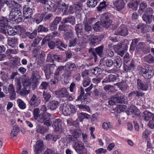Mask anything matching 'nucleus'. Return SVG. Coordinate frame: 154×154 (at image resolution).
<instances>
[{
	"mask_svg": "<svg viewBox=\"0 0 154 154\" xmlns=\"http://www.w3.org/2000/svg\"><path fill=\"white\" fill-rule=\"evenodd\" d=\"M65 70L63 76L65 79H68L72 74V72L76 71L77 68L75 64L70 62L67 63L65 66Z\"/></svg>",
	"mask_w": 154,
	"mask_h": 154,
	"instance_id": "nucleus-1",
	"label": "nucleus"
},
{
	"mask_svg": "<svg viewBox=\"0 0 154 154\" xmlns=\"http://www.w3.org/2000/svg\"><path fill=\"white\" fill-rule=\"evenodd\" d=\"M73 148L78 154H87V150L84 143L80 141L75 142Z\"/></svg>",
	"mask_w": 154,
	"mask_h": 154,
	"instance_id": "nucleus-2",
	"label": "nucleus"
},
{
	"mask_svg": "<svg viewBox=\"0 0 154 154\" xmlns=\"http://www.w3.org/2000/svg\"><path fill=\"white\" fill-rule=\"evenodd\" d=\"M144 116V119L146 121H149V126L151 129L154 128V114L146 110L143 112Z\"/></svg>",
	"mask_w": 154,
	"mask_h": 154,
	"instance_id": "nucleus-3",
	"label": "nucleus"
},
{
	"mask_svg": "<svg viewBox=\"0 0 154 154\" xmlns=\"http://www.w3.org/2000/svg\"><path fill=\"white\" fill-rule=\"evenodd\" d=\"M140 71L143 76L146 79H151L154 75V70L149 69L148 67H141Z\"/></svg>",
	"mask_w": 154,
	"mask_h": 154,
	"instance_id": "nucleus-4",
	"label": "nucleus"
},
{
	"mask_svg": "<svg viewBox=\"0 0 154 154\" xmlns=\"http://www.w3.org/2000/svg\"><path fill=\"white\" fill-rule=\"evenodd\" d=\"M51 116V115L49 113H44L42 115V118L38 120V122L39 123H43L45 125L48 127L50 126L52 124L50 117Z\"/></svg>",
	"mask_w": 154,
	"mask_h": 154,
	"instance_id": "nucleus-5",
	"label": "nucleus"
},
{
	"mask_svg": "<svg viewBox=\"0 0 154 154\" xmlns=\"http://www.w3.org/2000/svg\"><path fill=\"white\" fill-rule=\"evenodd\" d=\"M128 34V32L127 28L124 25H121L115 31L114 34L116 35H119L126 36Z\"/></svg>",
	"mask_w": 154,
	"mask_h": 154,
	"instance_id": "nucleus-6",
	"label": "nucleus"
},
{
	"mask_svg": "<svg viewBox=\"0 0 154 154\" xmlns=\"http://www.w3.org/2000/svg\"><path fill=\"white\" fill-rule=\"evenodd\" d=\"M21 13L20 9L17 8H13L9 14V20L14 21V19L21 15Z\"/></svg>",
	"mask_w": 154,
	"mask_h": 154,
	"instance_id": "nucleus-7",
	"label": "nucleus"
},
{
	"mask_svg": "<svg viewBox=\"0 0 154 154\" xmlns=\"http://www.w3.org/2000/svg\"><path fill=\"white\" fill-rule=\"evenodd\" d=\"M80 94L78 96L76 100L79 101L80 100L82 103H83V104H88L89 103L88 101V97L84 95L85 94L84 89L82 86L80 87Z\"/></svg>",
	"mask_w": 154,
	"mask_h": 154,
	"instance_id": "nucleus-8",
	"label": "nucleus"
},
{
	"mask_svg": "<svg viewBox=\"0 0 154 154\" xmlns=\"http://www.w3.org/2000/svg\"><path fill=\"white\" fill-rule=\"evenodd\" d=\"M34 151L35 154H39L44 149V146L43 141H38L34 145Z\"/></svg>",
	"mask_w": 154,
	"mask_h": 154,
	"instance_id": "nucleus-9",
	"label": "nucleus"
},
{
	"mask_svg": "<svg viewBox=\"0 0 154 154\" xmlns=\"http://www.w3.org/2000/svg\"><path fill=\"white\" fill-rule=\"evenodd\" d=\"M104 37L103 35L92 36L89 44L91 46H94L99 43L102 40Z\"/></svg>",
	"mask_w": 154,
	"mask_h": 154,
	"instance_id": "nucleus-10",
	"label": "nucleus"
},
{
	"mask_svg": "<svg viewBox=\"0 0 154 154\" xmlns=\"http://www.w3.org/2000/svg\"><path fill=\"white\" fill-rule=\"evenodd\" d=\"M40 103L41 100L39 97L34 94L30 99L29 104L32 107H35L38 106Z\"/></svg>",
	"mask_w": 154,
	"mask_h": 154,
	"instance_id": "nucleus-11",
	"label": "nucleus"
},
{
	"mask_svg": "<svg viewBox=\"0 0 154 154\" xmlns=\"http://www.w3.org/2000/svg\"><path fill=\"white\" fill-rule=\"evenodd\" d=\"M112 20L106 16H104L102 18L101 20L100 24L103 27L108 28L112 23Z\"/></svg>",
	"mask_w": 154,
	"mask_h": 154,
	"instance_id": "nucleus-12",
	"label": "nucleus"
},
{
	"mask_svg": "<svg viewBox=\"0 0 154 154\" xmlns=\"http://www.w3.org/2000/svg\"><path fill=\"white\" fill-rule=\"evenodd\" d=\"M23 14L25 19L30 18L33 14L32 9L29 7H24L23 8Z\"/></svg>",
	"mask_w": 154,
	"mask_h": 154,
	"instance_id": "nucleus-13",
	"label": "nucleus"
},
{
	"mask_svg": "<svg viewBox=\"0 0 154 154\" xmlns=\"http://www.w3.org/2000/svg\"><path fill=\"white\" fill-rule=\"evenodd\" d=\"M52 127L57 131H59L62 130V121L60 119H57L53 121Z\"/></svg>",
	"mask_w": 154,
	"mask_h": 154,
	"instance_id": "nucleus-14",
	"label": "nucleus"
},
{
	"mask_svg": "<svg viewBox=\"0 0 154 154\" xmlns=\"http://www.w3.org/2000/svg\"><path fill=\"white\" fill-rule=\"evenodd\" d=\"M39 17V18H38L36 20V22L37 23L41 22L43 19L45 21L49 20L53 17V15L52 14H49L45 15H44V14H41Z\"/></svg>",
	"mask_w": 154,
	"mask_h": 154,
	"instance_id": "nucleus-15",
	"label": "nucleus"
},
{
	"mask_svg": "<svg viewBox=\"0 0 154 154\" xmlns=\"http://www.w3.org/2000/svg\"><path fill=\"white\" fill-rule=\"evenodd\" d=\"M68 6L64 2L60 1L58 3V10L60 12L63 11L65 13L68 8Z\"/></svg>",
	"mask_w": 154,
	"mask_h": 154,
	"instance_id": "nucleus-16",
	"label": "nucleus"
},
{
	"mask_svg": "<svg viewBox=\"0 0 154 154\" xmlns=\"http://www.w3.org/2000/svg\"><path fill=\"white\" fill-rule=\"evenodd\" d=\"M137 87L138 89L143 91H146L148 88L147 85L143 83L141 80L138 79L137 80Z\"/></svg>",
	"mask_w": 154,
	"mask_h": 154,
	"instance_id": "nucleus-17",
	"label": "nucleus"
},
{
	"mask_svg": "<svg viewBox=\"0 0 154 154\" xmlns=\"http://www.w3.org/2000/svg\"><path fill=\"white\" fill-rule=\"evenodd\" d=\"M114 97L116 100L117 103H122L125 101L124 95L119 92L116 93Z\"/></svg>",
	"mask_w": 154,
	"mask_h": 154,
	"instance_id": "nucleus-18",
	"label": "nucleus"
},
{
	"mask_svg": "<svg viewBox=\"0 0 154 154\" xmlns=\"http://www.w3.org/2000/svg\"><path fill=\"white\" fill-rule=\"evenodd\" d=\"M68 92L66 88H63L58 91L55 92V94L60 97H64L67 96Z\"/></svg>",
	"mask_w": 154,
	"mask_h": 154,
	"instance_id": "nucleus-19",
	"label": "nucleus"
},
{
	"mask_svg": "<svg viewBox=\"0 0 154 154\" xmlns=\"http://www.w3.org/2000/svg\"><path fill=\"white\" fill-rule=\"evenodd\" d=\"M65 70V66H58L55 71L54 78L57 80L59 79V75L62 73L63 70H64V72Z\"/></svg>",
	"mask_w": 154,
	"mask_h": 154,
	"instance_id": "nucleus-20",
	"label": "nucleus"
},
{
	"mask_svg": "<svg viewBox=\"0 0 154 154\" xmlns=\"http://www.w3.org/2000/svg\"><path fill=\"white\" fill-rule=\"evenodd\" d=\"M21 79L23 87L24 88H29L31 85V83L30 80L29 78L26 76H23Z\"/></svg>",
	"mask_w": 154,
	"mask_h": 154,
	"instance_id": "nucleus-21",
	"label": "nucleus"
},
{
	"mask_svg": "<svg viewBox=\"0 0 154 154\" xmlns=\"http://www.w3.org/2000/svg\"><path fill=\"white\" fill-rule=\"evenodd\" d=\"M113 65L117 69L119 68L122 66V61L121 58L119 56L116 57L113 61Z\"/></svg>",
	"mask_w": 154,
	"mask_h": 154,
	"instance_id": "nucleus-22",
	"label": "nucleus"
},
{
	"mask_svg": "<svg viewBox=\"0 0 154 154\" xmlns=\"http://www.w3.org/2000/svg\"><path fill=\"white\" fill-rule=\"evenodd\" d=\"M18 38L16 36L9 38L8 39V45L12 48L14 47L15 45L17 43Z\"/></svg>",
	"mask_w": 154,
	"mask_h": 154,
	"instance_id": "nucleus-23",
	"label": "nucleus"
},
{
	"mask_svg": "<svg viewBox=\"0 0 154 154\" xmlns=\"http://www.w3.org/2000/svg\"><path fill=\"white\" fill-rule=\"evenodd\" d=\"M75 30L78 37H80V35H83V33L82 32L83 26L81 24L79 23L76 24L75 26Z\"/></svg>",
	"mask_w": 154,
	"mask_h": 154,
	"instance_id": "nucleus-24",
	"label": "nucleus"
},
{
	"mask_svg": "<svg viewBox=\"0 0 154 154\" xmlns=\"http://www.w3.org/2000/svg\"><path fill=\"white\" fill-rule=\"evenodd\" d=\"M59 104V102L55 100H52L48 103L47 105L48 108L51 110L55 109Z\"/></svg>",
	"mask_w": 154,
	"mask_h": 154,
	"instance_id": "nucleus-25",
	"label": "nucleus"
},
{
	"mask_svg": "<svg viewBox=\"0 0 154 154\" xmlns=\"http://www.w3.org/2000/svg\"><path fill=\"white\" fill-rule=\"evenodd\" d=\"M55 42V46H56L57 48L59 49L60 51L63 50V49L61 48V47L64 48H66L67 47V45L63 43L59 39H57Z\"/></svg>",
	"mask_w": 154,
	"mask_h": 154,
	"instance_id": "nucleus-26",
	"label": "nucleus"
},
{
	"mask_svg": "<svg viewBox=\"0 0 154 154\" xmlns=\"http://www.w3.org/2000/svg\"><path fill=\"white\" fill-rule=\"evenodd\" d=\"M20 131L19 126L17 125H15L13 128L10 134L11 137L12 138L17 136Z\"/></svg>",
	"mask_w": 154,
	"mask_h": 154,
	"instance_id": "nucleus-27",
	"label": "nucleus"
},
{
	"mask_svg": "<svg viewBox=\"0 0 154 154\" xmlns=\"http://www.w3.org/2000/svg\"><path fill=\"white\" fill-rule=\"evenodd\" d=\"M116 7L119 11L122 10L124 8L125 3L123 0L117 1V2L114 4Z\"/></svg>",
	"mask_w": 154,
	"mask_h": 154,
	"instance_id": "nucleus-28",
	"label": "nucleus"
},
{
	"mask_svg": "<svg viewBox=\"0 0 154 154\" xmlns=\"http://www.w3.org/2000/svg\"><path fill=\"white\" fill-rule=\"evenodd\" d=\"M32 83L35 85L38 82V79L39 78V75L36 71H33L32 73Z\"/></svg>",
	"mask_w": 154,
	"mask_h": 154,
	"instance_id": "nucleus-29",
	"label": "nucleus"
},
{
	"mask_svg": "<svg viewBox=\"0 0 154 154\" xmlns=\"http://www.w3.org/2000/svg\"><path fill=\"white\" fill-rule=\"evenodd\" d=\"M145 94L138 91H132L128 95L129 97H131L135 96L136 97H143L144 96Z\"/></svg>",
	"mask_w": 154,
	"mask_h": 154,
	"instance_id": "nucleus-30",
	"label": "nucleus"
},
{
	"mask_svg": "<svg viewBox=\"0 0 154 154\" xmlns=\"http://www.w3.org/2000/svg\"><path fill=\"white\" fill-rule=\"evenodd\" d=\"M49 130V128H45L40 125H38L36 131L42 134L46 132Z\"/></svg>",
	"mask_w": 154,
	"mask_h": 154,
	"instance_id": "nucleus-31",
	"label": "nucleus"
},
{
	"mask_svg": "<svg viewBox=\"0 0 154 154\" xmlns=\"http://www.w3.org/2000/svg\"><path fill=\"white\" fill-rule=\"evenodd\" d=\"M40 111L38 108H36L34 109L33 111V115L34 119L38 120L42 118V115L41 116L39 114Z\"/></svg>",
	"mask_w": 154,
	"mask_h": 154,
	"instance_id": "nucleus-32",
	"label": "nucleus"
},
{
	"mask_svg": "<svg viewBox=\"0 0 154 154\" xmlns=\"http://www.w3.org/2000/svg\"><path fill=\"white\" fill-rule=\"evenodd\" d=\"M63 21L64 23H69L73 25L75 24V18L72 16H69L63 19Z\"/></svg>",
	"mask_w": 154,
	"mask_h": 154,
	"instance_id": "nucleus-33",
	"label": "nucleus"
},
{
	"mask_svg": "<svg viewBox=\"0 0 154 154\" xmlns=\"http://www.w3.org/2000/svg\"><path fill=\"white\" fill-rule=\"evenodd\" d=\"M9 20V19H8L6 17L3 16L0 17V25L1 26H7L8 24V22L10 21Z\"/></svg>",
	"mask_w": 154,
	"mask_h": 154,
	"instance_id": "nucleus-34",
	"label": "nucleus"
},
{
	"mask_svg": "<svg viewBox=\"0 0 154 154\" xmlns=\"http://www.w3.org/2000/svg\"><path fill=\"white\" fill-rule=\"evenodd\" d=\"M144 60L146 62L149 64L154 63V57L150 54L145 57Z\"/></svg>",
	"mask_w": 154,
	"mask_h": 154,
	"instance_id": "nucleus-35",
	"label": "nucleus"
},
{
	"mask_svg": "<svg viewBox=\"0 0 154 154\" xmlns=\"http://www.w3.org/2000/svg\"><path fill=\"white\" fill-rule=\"evenodd\" d=\"M42 70L44 71L46 76V79H49L50 75L51 74L50 70H49L48 65L44 66L42 68Z\"/></svg>",
	"mask_w": 154,
	"mask_h": 154,
	"instance_id": "nucleus-36",
	"label": "nucleus"
},
{
	"mask_svg": "<svg viewBox=\"0 0 154 154\" xmlns=\"http://www.w3.org/2000/svg\"><path fill=\"white\" fill-rule=\"evenodd\" d=\"M134 61L133 60H132L129 65L125 64L124 67V70L128 72L129 71L131 70L132 68H133L134 67Z\"/></svg>",
	"mask_w": 154,
	"mask_h": 154,
	"instance_id": "nucleus-37",
	"label": "nucleus"
},
{
	"mask_svg": "<svg viewBox=\"0 0 154 154\" xmlns=\"http://www.w3.org/2000/svg\"><path fill=\"white\" fill-rule=\"evenodd\" d=\"M78 116L79 121L80 122H82L84 119H89L91 117L90 115L87 113L83 112H81L79 113Z\"/></svg>",
	"mask_w": 154,
	"mask_h": 154,
	"instance_id": "nucleus-38",
	"label": "nucleus"
},
{
	"mask_svg": "<svg viewBox=\"0 0 154 154\" xmlns=\"http://www.w3.org/2000/svg\"><path fill=\"white\" fill-rule=\"evenodd\" d=\"M6 29L7 32L9 35H14L17 34V31H16L15 29H13V28L9 26H6Z\"/></svg>",
	"mask_w": 154,
	"mask_h": 154,
	"instance_id": "nucleus-39",
	"label": "nucleus"
},
{
	"mask_svg": "<svg viewBox=\"0 0 154 154\" xmlns=\"http://www.w3.org/2000/svg\"><path fill=\"white\" fill-rule=\"evenodd\" d=\"M116 76L113 75H110L104 79L102 82L103 83L107 82L113 81L116 80Z\"/></svg>",
	"mask_w": 154,
	"mask_h": 154,
	"instance_id": "nucleus-40",
	"label": "nucleus"
},
{
	"mask_svg": "<svg viewBox=\"0 0 154 154\" xmlns=\"http://www.w3.org/2000/svg\"><path fill=\"white\" fill-rule=\"evenodd\" d=\"M62 112L64 115H70V109L69 105L67 106L66 104H63L62 108Z\"/></svg>",
	"mask_w": 154,
	"mask_h": 154,
	"instance_id": "nucleus-41",
	"label": "nucleus"
},
{
	"mask_svg": "<svg viewBox=\"0 0 154 154\" xmlns=\"http://www.w3.org/2000/svg\"><path fill=\"white\" fill-rule=\"evenodd\" d=\"M146 49V46L143 42L139 43L137 45L136 47V49L140 50L145 53H146V51L145 52Z\"/></svg>",
	"mask_w": 154,
	"mask_h": 154,
	"instance_id": "nucleus-42",
	"label": "nucleus"
},
{
	"mask_svg": "<svg viewBox=\"0 0 154 154\" xmlns=\"http://www.w3.org/2000/svg\"><path fill=\"white\" fill-rule=\"evenodd\" d=\"M142 18L143 20L147 24H150L152 21V17L151 15H148L144 14Z\"/></svg>",
	"mask_w": 154,
	"mask_h": 154,
	"instance_id": "nucleus-43",
	"label": "nucleus"
},
{
	"mask_svg": "<svg viewBox=\"0 0 154 154\" xmlns=\"http://www.w3.org/2000/svg\"><path fill=\"white\" fill-rule=\"evenodd\" d=\"M66 140L67 142L68 143H75L77 142L78 141V139L75 138L72 135H67L66 136Z\"/></svg>",
	"mask_w": 154,
	"mask_h": 154,
	"instance_id": "nucleus-44",
	"label": "nucleus"
},
{
	"mask_svg": "<svg viewBox=\"0 0 154 154\" xmlns=\"http://www.w3.org/2000/svg\"><path fill=\"white\" fill-rule=\"evenodd\" d=\"M104 46L103 45L100 46L95 49L97 54L100 57L103 54V50Z\"/></svg>",
	"mask_w": 154,
	"mask_h": 154,
	"instance_id": "nucleus-45",
	"label": "nucleus"
},
{
	"mask_svg": "<svg viewBox=\"0 0 154 154\" xmlns=\"http://www.w3.org/2000/svg\"><path fill=\"white\" fill-rule=\"evenodd\" d=\"M91 72L95 75H97L101 74L102 71L100 68L96 67L94 69H92L91 70Z\"/></svg>",
	"mask_w": 154,
	"mask_h": 154,
	"instance_id": "nucleus-46",
	"label": "nucleus"
},
{
	"mask_svg": "<svg viewBox=\"0 0 154 154\" xmlns=\"http://www.w3.org/2000/svg\"><path fill=\"white\" fill-rule=\"evenodd\" d=\"M63 36L66 39H69L72 38L73 37V32L72 30H70L69 32H67L64 34Z\"/></svg>",
	"mask_w": 154,
	"mask_h": 154,
	"instance_id": "nucleus-47",
	"label": "nucleus"
},
{
	"mask_svg": "<svg viewBox=\"0 0 154 154\" xmlns=\"http://www.w3.org/2000/svg\"><path fill=\"white\" fill-rule=\"evenodd\" d=\"M69 28V26L66 23L61 24L59 26L58 29L60 31H67Z\"/></svg>",
	"mask_w": 154,
	"mask_h": 154,
	"instance_id": "nucleus-48",
	"label": "nucleus"
},
{
	"mask_svg": "<svg viewBox=\"0 0 154 154\" xmlns=\"http://www.w3.org/2000/svg\"><path fill=\"white\" fill-rule=\"evenodd\" d=\"M97 2V0H88L87 5L89 8H93L95 6Z\"/></svg>",
	"mask_w": 154,
	"mask_h": 154,
	"instance_id": "nucleus-49",
	"label": "nucleus"
},
{
	"mask_svg": "<svg viewBox=\"0 0 154 154\" xmlns=\"http://www.w3.org/2000/svg\"><path fill=\"white\" fill-rule=\"evenodd\" d=\"M37 33V30L35 29L32 33H30L29 32H27L26 35L29 38L32 39L36 36Z\"/></svg>",
	"mask_w": 154,
	"mask_h": 154,
	"instance_id": "nucleus-50",
	"label": "nucleus"
},
{
	"mask_svg": "<svg viewBox=\"0 0 154 154\" xmlns=\"http://www.w3.org/2000/svg\"><path fill=\"white\" fill-rule=\"evenodd\" d=\"M74 7L76 11H80L82 9V4L81 2H78L74 4Z\"/></svg>",
	"mask_w": 154,
	"mask_h": 154,
	"instance_id": "nucleus-51",
	"label": "nucleus"
},
{
	"mask_svg": "<svg viewBox=\"0 0 154 154\" xmlns=\"http://www.w3.org/2000/svg\"><path fill=\"white\" fill-rule=\"evenodd\" d=\"M128 5L129 8H131L134 10H136L138 5V3L137 2L129 3L128 4Z\"/></svg>",
	"mask_w": 154,
	"mask_h": 154,
	"instance_id": "nucleus-52",
	"label": "nucleus"
},
{
	"mask_svg": "<svg viewBox=\"0 0 154 154\" xmlns=\"http://www.w3.org/2000/svg\"><path fill=\"white\" fill-rule=\"evenodd\" d=\"M20 79H18L17 80V85L16 87V92L18 93L21 90L22 85Z\"/></svg>",
	"mask_w": 154,
	"mask_h": 154,
	"instance_id": "nucleus-53",
	"label": "nucleus"
},
{
	"mask_svg": "<svg viewBox=\"0 0 154 154\" xmlns=\"http://www.w3.org/2000/svg\"><path fill=\"white\" fill-rule=\"evenodd\" d=\"M70 132L71 133L72 136L77 139L81 135L80 132H78L77 130H71Z\"/></svg>",
	"mask_w": 154,
	"mask_h": 154,
	"instance_id": "nucleus-54",
	"label": "nucleus"
},
{
	"mask_svg": "<svg viewBox=\"0 0 154 154\" xmlns=\"http://www.w3.org/2000/svg\"><path fill=\"white\" fill-rule=\"evenodd\" d=\"M27 88H23L18 93L21 96H25L29 94L30 92V91L29 90H27L26 89Z\"/></svg>",
	"mask_w": 154,
	"mask_h": 154,
	"instance_id": "nucleus-55",
	"label": "nucleus"
},
{
	"mask_svg": "<svg viewBox=\"0 0 154 154\" xmlns=\"http://www.w3.org/2000/svg\"><path fill=\"white\" fill-rule=\"evenodd\" d=\"M37 29L38 32H47L48 31V29L47 27H44L42 25L39 26Z\"/></svg>",
	"mask_w": 154,
	"mask_h": 154,
	"instance_id": "nucleus-56",
	"label": "nucleus"
},
{
	"mask_svg": "<svg viewBox=\"0 0 154 154\" xmlns=\"http://www.w3.org/2000/svg\"><path fill=\"white\" fill-rule=\"evenodd\" d=\"M70 109V114L75 113L77 111V109L73 105H69Z\"/></svg>",
	"mask_w": 154,
	"mask_h": 154,
	"instance_id": "nucleus-57",
	"label": "nucleus"
},
{
	"mask_svg": "<svg viewBox=\"0 0 154 154\" xmlns=\"http://www.w3.org/2000/svg\"><path fill=\"white\" fill-rule=\"evenodd\" d=\"M42 38L41 37H37L34 40L33 42L31 45L33 47H36L39 43L40 41L42 40Z\"/></svg>",
	"mask_w": 154,
	"mask_h": 154,
	"instance_id": "nucleus-58",
	"label": "nucleus"
},
{
	"mask_svg": "<svg viewBox=\"0 0 154 154\" xmlns=\"http://www.w3.org/2000/svg\"><path fill=\"white\" fill-rule=\"evenodd\" d=\"M52 36H46L43 39L41 43V45L42 46L46 42H49L51 41Z\"/></svg>",
	"mask_w": 154,
	"mask_h": 154,
	"instance_id": "nucleus-59",
	"label": "nucleus"
},
{
	"mask_svg": "<svg viewBox=\"0 0 154 154\" xmlns=\"http://www.w3.org/2000/svg\"><path fill=\"white\" fill-rule=\"evenodd\" d=\"M78 41V39L77 38H75L70 40L69 42V47H71L75 46L77 44Z\"/></svg>",
	"mask_w": 154,
	"mask_h": 154,
	"instance_id": "nucleus-60",
	"label": "nucleus"
},
{
	"mask_svg": "<svg viewBox=\"0 0 154 154\" xmlns=\"http://www.w3.org/2000/svg\"><path fill=\"white\" fill-rule=\"evenodd\" d=\"M15 29L17 31V34L19 33H23L25 31L24 29L22 28L20 25H17L15 26Z\"/></svg>",
	"mask_w": 154,
	"mask_h": 154,
	"instance_id": "nucleus-61",
	"label": "nucleus"
},
{
	"mask_svg": "<svg viewBox=\"0 0 154 154\" xmlns=\"http://www.w3.org/2000/svg\"><path fill=\"white\" fill-rule=\"evenodd\" d=\"M43 97L45 101H47L51 97V96L47 92L44 91L43 93Z\"/></svg>",
	"mask_w": 154,
	"mask_h": 154,
	"instance_id": "nucleus-62",
	"label": "nucleus"
},
{
	"mask_svg": "<svg viewBox=\"0 0 154 154\" xmlns=\"http://www.w3.org/2000/svg\"><path fill=\"white\" fill-rule=\"evenodd\" d=\"M100 25L99 22H96L95 24L93 25V28L96 31H99L100 29Z\"/></svg>",
	"mask_w": 154,
	"mask_h": 154,
	"instance_id": "nucleus-63",
	"label": "nucleus"
},
{
	"mask_svg": "<svg viewBox=\"0 0 154 154\" xmlns=\"http://www.w3.org/2000/svg\"><path fill=\"white\" fill-rule=\"evenodd\" d=\"M91 82V81L89 78L87 77H85L83 81V86L84 87H86L89 85Z\"/></svg>",
	"mask_w": 154,
	"mask_h": 154,
	"instance_id": "nucleus-64",
	"label": "nucleus"
}]
</instances>
